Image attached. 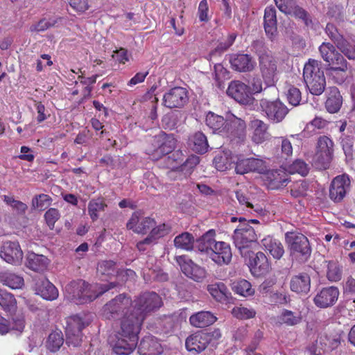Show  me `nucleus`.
I'll return each mask as SVG.
<instances>
[{
	"label": "nucleus",
	"instance_id": "1",
	"mask_svg": "<svg viewBox=\"0 0 355 355\" xmlns=\"http://www.w3.org/2000/svg\"><path fill=\"white\" fill-rule=\"evenodd\" d=\"M143 322L142 317H139L132 311L122 320L120 329L110 340L115 354L128 355L132 352L136 347L137 334Z\"/></svg>",
	"mask_w": 355,
	"mask_h": 355
},
{
	"label": "nucleus",
	"instance_id": "2",
	"mask_svg": "<svg viewBox=\"0 0 355 355\" xmlns=\"http://www.w3.org/2000/svg\"><path fill=\"white\" fill-rule=\"evenodd\" d=\"M114 282L104 284H89L83 280L73 282L66 287V291L72 295V299L77 303H86L95 300L110 289L114 288Z\"/></svg>",
	"mask_w": 355,
	"mask_h": 355
},
{
	"label": "nucleus",
	"instance_id": "3",
	"mask_svg": "<svg viewBox=\"0 0 355 355\" xmlns=\"http://www.w3.org/2000/svg\"><path fill=\"white\" fill-rule=\"evenodd\" d=\"M264 96L260 101L261 111L271 122L277 123L281 122L288 112L287 107L278 98L272 99L271 97L278 96V89L276 87H269L264 89Z\"/></svg>",
	"mask_w": 355,
	"mask_h": 355
},
{
	"label": "nucleus",
	"instance_id": "4",
	"mask_svg": "<svg viewBox=\"0 0 355 355\" xmlns=\"http://www.w3.org/2000/svg\"><path fill=\"white\" fill-rule=\"evenodd\" d=\"M303 77L311 94L319 96L323 93L326 87V80L317 60H309L304 65Z\"/></svg>",
	"mask_w": 355,
	"mask_h": 355
},
{
	"label": "nucleus",
	"instance_id": "5",
	"mask_svg": "<svg viewBox=\"0 0 355 355\" xmlns=\"http://www.w3.org/2000/svg\"><path fill=\"white\" fill-rule=\"evenodd\" d=\"M259 224V220L251 219L247 220L243 217L239 218V225L234 230L233 239L236 247L243 254V250H247L257 240L256 230L250 224Z\"/></svg>",
	"mask_w": 355,
	"mask_h": 355
},
{
	"label": "nucleus",
	"instance_id": "6",
	"mask_svg": "<svg viewBox=\"0 0 355 355\" xmlns=\"http://www.w3.org/2000/svg\"><path fill=\"white\" fill-rule=\"evenodd\" d=\"M176 140L171 135L160 132L155 135L151 141V147L147 149L148 154L153 159H159L163 156L171 153L168 158L178 156L179 152H173Z\"/></svg>",
	"mask_w": 355,
	"mask_h": 355
},
{
	"label": "nucleus",
	"instance_id": "7",
	"mask_svg": "<svg viewBox=\"0 0 355 355\" xmlns=\"http://www.w3.org/2000/svg\"><path fill=\"white\" fill-rule=\"evenodd\" d=\"M286 243L292 257L306 261L311 256V248L309 239L304 234L288 232L285 234Z\"/></svg>",
	"mask_w": 355,
	"mask_h": 355
},
{
	"label": "nucleus",
	"instance_id": "8",
	"mask_svg": "<svg viewBox=\"0 0 355 355\" xmlns=\"http://www.w3.org/2000/svg\"><path fill=\"white\" fill-rule=\"evenodd\" d=\"M132 304V312L144 320L146 317L158 310L163 304L160 296L155 292H146L140 295Z\"/></svg>",
	"mask_w": 355,
	"mask_h": 355
},
{
	"label": "nucleus",
	"instance_id": "9",
	"mask_svg": "<svg viewBox=\"0 0 355 355\" xmlns=\"http://www.w3.org/2000/svg\"><path fill=\"white\" fill-rule=\"evenodd\" d=\"M334 144L327 136H320L317 141L316 151L313 158L315 166L324 170L329 168L333 158Z\"/></svg>",
	"mask_w": 355,
	"mask_h": 355
},
{
	"label": "nucleus",
	"instance_id": "10",
	"mask_svg": "<svg viewBox=\"0 0 355 355\" xmlns=\"http://www.w3.org/2000/svg\"><path fill=\"white\" fill-rule=\"evenodd\" d=\"M132 300L125 295H119L110 300L103 308V315L107 319H114L125 313L131 306Z\"/></svg>",
	"mask_w": 355,
	"mask_h": 355
},
{
	"label": "nucleus",
	"instance_id": "11",
	"mask_svg": "<svg viewBox=\"0 0 355 355\" xmlns=\"http://www.w3.org/2000/svg\"><path fill=\"white\" fill-rule=\"evenodd\" d=\"M325 33L335 43L336 46L350 60L355 59V46L343 37L334 24L328 23L325 28Z\"/></svg>",
	"mask_w": 355,
	"mask_h": 355
},
{
	"label": "nucleus",
	"instance_id": "12",
	"mask_svg": "<svg viewBox=\"0 0 355 355\" xmlns=\"http://www.w3.org/2000/svg\"><path fill=\"white\" fill-rule=\"evenodd\" d=\"M175 259L182 272L189 278L200 282L206 277L205 269L195 263L187 256H176Z\"/></svg>",
	"mask_w": 355,
	"mask_h": 355
},
{
	"label": "nucleus",
	"instance_id": "13",
	"mask_svg": "<svg viewBox=\"0 0 355 355\" xmlns=\"http://www.w3.org/2000/svg\"><path fill=\"white\" fill-rule=\"evenodd\" d=\"M223 136L230 137L231 139L238 138L243 140L245 136L246 124L245 121L234 116L232 114L226 115V123Z\"/></svg>",
	"mask_w": 355,
	"mask_h": 355
},
{
	"label": "nucleus",
	"instance_id": "14",
	"mask_svg": "<svg viewBox=\"0 0 355 355\" xmlns=\"http://www.w3.org/2000/svg\"><path fill=\"white\" fill-rule=\"evenodd\" d=\"M259 67L265 82L268 85L274 83V78L277 74V62L268 52H263L259 55Z\"/></svg>",
	"mask_w": 355,
	"mask_h": 355
},
{
	"label": "nucleus",
	"instance_id": "15",
	"mask_svg": "<svg viewBox=\"0 0 355 355\" xmlns=\"http://www.w3.org/2000/svg\"><path fill=\"white\" fill-rule=\"evenodd\" d=\"M188 101V92L182 87H175L171 89L163 96V105L171 109L182 107Z\"/></svg>",
	"mask_w": 355,
	"mask_h": 355
},
{
	"label": "nucleus",
	"instance_id": "16",
	"mask_svg": "<svg viewBox=\"0 0 355 355\" xmlns=\"http://www.w3.org/2000/svg\"><path fill=\"white\" fill-rule=\"evenodd\" d=\"M228 96L241 104L250 105L253 103V97L248 87L240 81H232L227 89Z\"/></svg>",
	"mask_w": 355,
	"mask_h": 355
},
{
	"label": "nucleus",
	"instance_id": "17",
	"mask_svg": "<svg viewBox=\"0 0 355 355\" xmlns=\"http://www.w3.org/2000/svg\"><path fill=\"white\" fill-rule=\"evenodd\" d=\"M85 324L79 317H73L67 322L66 328L67 343L77 347L82 342V330Z\"/></svg>",
	"mask_w": 355,
	"mask_h": 355
},
{
	"label": "nucleus",
	"instance_id": "18",
	"mask_svg": "<svg viewBox=\"0 0 355 355\" xmlns=\"http://www.w3.org/2000/svg\"><path fill=\"white\" fill-rule=\"evenodd\" d=\"M153 218L146 217L138 212H135L127 223V228L136 234H146L155 226Z\"/></svg>",
	"mask_w": 355,
	"mask_h": 355
},
{
	"label": "nucleus",
	"instance_id": "19",
	"mask_svg": "<svg viewBox=\"0 0 355 355\" xmlns=\"http://www.w3.org/2000/svg\"><path fill=\"white\" fill-rule=\"evenodd\" d=\"M340 292L336 286L325 287L320 290L313 298L317 307L325 309L332 306L338 300Z\"/></svg>",
	"mask_w": 355,
	"mask_h": 355
},
{
	"label": "nucleus",
	"instance_id": "20",
	"mask_svg": "<svg viewBox=\"0 0 355 355\" xmlns=\"http://www.w3.org/2000/svg\"><path fill=\"white\" fill-rule=\"evenodd\" d=\"M266 171L265 162L257 158L240 159L235 163V171L237 174L243 175L250 172L263 173Z\"/></svg>",
	"mask_w": 355,
	"mask_h": 355
},
{
	"label": "nucleus",
	"instance_id": "21",
	"mask_svg": "<svg viewBox=\"0 0 355 355\" xmlns=\"http://www.w3.org/2000/svg\"><path fill=\"white\" fill-rule=\"evenodd\" d=\"M1 257L7 263L19 264L23 259V252L17 242H4L1 250Z\"/></svg>",
	"mask_w": 355,
	"mask_h": 355
},
{
	"label": "nucleus",
	"instance_id": "22",
	"mask_svg": "<svg viewBox=\"0 0 355 355\" xmlns=\"http://www.w3.org/2000/svg\"><path fill=\"white\" fill-rule=\"evenodd\" d=\"M209 257L218 265L228 264L232 257V252L230 245L223 241H218L212 251L210 252Z\"/></svg>",
	"mask_w": 355,
	"mask_h": 355
},
{
	"label": "nucleus",
	"instance_id": "23",
	"mask_svg": "<svg viewBox=\"0 0 355 355\" xmlns=\"http://www.w3.org/2000/svg\"><path fill=\"white\" fill-rule=\"evenodd\" d=\"M349 179L345 175L336 177L331 182L329 189V197L334 202H340L345 197L349 187Z\"/></svg>",
	"mask_w": 355,
	"mask_h": 355
},
{
	"label": "nucleus",
	"instance_id": "24",
	"mask_svg": "<svg viewBox=\"0 0 355 355\" xmlns=\"http://www.w3.org/2000/svg\"><path fill=\"white\" fill-rule=\"evenodd\" d=\"M232 68L239 72H250L256 67V62L248 54H232L230 58Z\"/></svg>",
	"mask_w": 355,
	"mask_h": 355
},
{
	"label": "nucleus",
	"instance_id": "25",
	"mask_svg": "<svg viewBox=\"0 0 355 355\" xmlns=\"http://www.w3.org/2000/svg\"><path fill=\"white\" fill-rule=\"evenodd\" d=\"M249 267L252 274L256 277L266 275L270 270L268 260L264 253L259 252L250 259Z\"/></svg>",
	"mask_w": 355,
	"mask_h": 355
},
{
	"label": "nucleus",
	"instance_id": "26",
	"mask_svg": "<svg viewBox=\"0 0 355 355\" xmlns=\"http://www.w3.org/2000/svg\"><path fill=\"white\" fill-rule=\"evenodd\" d=\"M210 340V334L198 332L187 338L186 347L190 352H201L206 349Z\"/></svg>",
	"mask_w": 355,
	"mask_h": 355
},
{
	"label": "nucleus",
	"instance_id": "27",
	"mask_svg": "<svg viewBox=\"0 0 355 355\" xmlns=\"http://www.w3.org/2000/svg\"><path fill=\"white\" fill-rule=\"evenodd\" d=\"M34 288L35 293L44 300L52 301L58 297V289L46 278L36 280Z\"/></svg>",
	"mask_w": 355,
	"mask_h": 355
},
{
	"label": "nucleus",
	"instance_id": "28",
	"mask_svg": "<svg viewBox=\"0 0 355 355\" xmlns=\"http://www.w3.org/2000/svg\"><path fill=\"white\" fill-rule=\"evenodd\" d=\"M291 290L297 294L306 295L310 291L311 278L306 272H301L291 277Z\"/></svg>",
	"mask_w": 355,
	"mask_h": 355
},
{
	"label": "nucleus",
	"instance_id": "29",
	"mask_svg": "<svg viewBox=\"0 0 355 355\" xmlns=\"http://www.w3.org/2000/svg\"><path fill=\"white\" fill-rule=\"evenodd\" d=\"M138 352L140 355H160L162 352V348L155 337L148 336L140 342Z\"/></svg>",
	"mask_w": 355,
	"mask_h": 355
},
{
	"label": "nucleus",
	"instance_id": "30",
	"mask_svg": "<svg viewBox=\"0 0 355 355\" xmlns=\"http://www.w3.org/2000/svg\"><path fill=\"white\" fill-rule=\"evenodd\" d=\"M266 178L269 182V186L272 189L283 187L289 181L288 174L282 169L267 171Z\"/></svg>",
	"mask_w": 355,
	"mask_h": 355
},
{
	"label": "nucleus",
	"instance_id": "31",
	"mask_svg": "<svg viewBox=\"0 0 355 355\" xmlns=\"http://www.w3.org/2000/svg\"><path fill=\"white\" fill-rule=\"evenodd\" d=\"M253 133L252 135V141L259 144L270 139V134L268 132V125L263 121L255 119L252 121Z\"/></svg>",
	"mask_w": 355,
	"mask_h": 355
},
{
	"label": "nucleus",
	"instance_id": "32",
	"mask_svg": "<svg viewBox=\"0 0 355 355\" xmlns=\"http://www.w3.org/2000/svg\"><path fill=\"white\" fill-rule=\"evenodd\" d=\"M216 232L214 230H210L204 234L196 241V247L198 250L205 253L207 256L210 254L214 248L215 244L218 242L215 240Z\"/></svg>",
	"mask_w": 355,
	"mask_h": 355
},
{
	"label": "nucleus",
	"instance_id": "33",
	"mask_svg": "<svg viewBox=\"0 0 355 355\" xmlns=\"http://www.w3.org/2000/svg\"><path fill=\"white\" fill-rule=\"evenodd\" d=\"M264 29L270 38H273L277 32L276 10L274 8L267 7L264 12Z\"/></svg>",
	"mask_w": 355,
	"mask_h": 355
},
{
	"label": "nucleus",
	"instance_id": "34",
	"mask_svg": "<svg viewBox=\"0 0 355 355\" xmlns=\"http://www.w3.org/2000/svg\"><path fill=\"white\" fill-rule=\"evenodd\" d=\"M62 19L60 17H43L37 22L33 24L29 28V31L32 33L44 32L51 28L58 26V24Z\"/></svg>",
	"mask_w": 355,
	"mask_h": 355
},
{
	"label": "nucleus",
	"instance_id": "35",
	"mask_svg": "<svg viewBox=\"0 0 355 355\" xmlns=\"http://www.w3.org/2000/svg\"><path fill=\"white\" fill-rule=\"evenodd\" d=\"M262 245L266 250L277 259H279L284 254L283 245L277 239L268 236L262 239Z\"/></svg>",
	"mask_w": 355,
	"mask_h": 355
},
{
	"label": "nucleus",
	"instance_id": "36",
	"mask_svg": "<svg viewBox=\"0 0 355 355\" xmlns=\"http://www.w3.org/2000/svg\"><path fill=\"white\" fill-rule=\"evenodd\" d=\"M27 266L36 272H43L46 270L49 259L44 255L31 252L27 257Z\"/></svg>",
	"mask_w": 355,
	"mask_h": 355
},
{
	"label": "nucleus",
	"instance_id": "37",
	"mask_svg": "<svg viewBox=\"0 0 355 355\" xmlns=\"http://www.w3.org/2000/svg\"><path fill=\"white\" fill-rule=\"evenodd\" d=\"M343 103V98L338 89L336 87H330L329 96L327 99L326 108L330 113H336L340 109Z\"/></svg>",
	"mask_w": 355,
	"mask_h": 355
},
{
	"label": "nucleus",
	"instance_id": "38",
	"mask_svg": "<svg viewBox=\"0 0 355 355\" xmlns=\"http://www.w3.org/2000/svg\"><path fill=\"white\" fill-rule=\"evenodd\" d=\"M216 320V318L209 311L198 312L189 318L191 325L200 328L212 324Z\"/></svg>",
	"mask_w": 355,
	"mask_h": 355
},
{
	"label": "nucleus",
	"instance_id": "39",
	"mask_svg": "<svg viewBox=\"0 0 355 355\" xmlns=\"http://www.w3.org/2000/svg\"><path fill=\"white\" fill-rule=\"evenodd\" d=\"M189 145L196 153H205L209 148L206 136L201 132L194 133L189 139Z\"/></svg>",
	"mask_w": 355,
	"mask_h": 355
},
{
	"label": "nucleus",
	"instance_id": "40",
	"mask_svg": "<svg viewBox=\"0 0 355 355\" xmlns=\"http://www.w3.org/2000/svg\"><path fill=\"white\" fill-rule=\"evenodd\" d=\"M234 157L230 150L218 153L214 159V164L218 171H225L232 167Z\"/></svg>",
	"mask_w": 355,
	"mask_h": 355
},
{
	"label": "nucleus",
	"instance_id": "41",
	"mask_svg": "<svg viewBox=\"0 0 355 355\" xmlns=\"http://www.w3.org/2000/svg\"><path fill=\"white\" fill-rule=\"evenodd\" d=\"M206 124L213 130L214 132H217L223 135L224 134L225 125L226 119L220 115H217L214 112H209L206 116Z\"/></svg>",
	"mask_w": 355,
	"mask_h": 355
},
{
	"label": "nucleus",
	"instance_id": "42",
	"mask_svg": "<svg viewBox=\"0 0 355 355\" xmlns=\"http://www.w3.org/2000/svg\"><path fill=\"white\" fill-rule=\"evenodd\" d=\"M278 321L282 324L295 326L301 322L302 315L299 312H293L290 310L284 309L278 316Z\"/></svg>",
	"mask_w": 355,
	"mask_h": 355
},
{
	"label": "nucleus",
	"instance_id": "43",
	"mask_svg": "<svg viewBox=\"0 0 355 355\" xmlns=\"http://www.w3.org/2000/svg\"><path fill=\"white\" fill-rule=\"evenodd\" d=\"M207 291L216 300L220 302H224L227 300V288L223 283L218 282L208 285Z\"/></svg>",
	"mask_w": 355,
	"mask_h": 355
},
{
	"label": "nucleus",
	"instance_id": "44",
	"mask_svg": "<svg viewBox=\"0 0 355 355\" xmlns=\"http://www.w3.org/2000/svg\"><path fill=\"white\" fill-rule=\"evenodd\" d=\"M0 281L12 289H19L24 286V279L12 272H4L0 275Z\"/></svg>",
	"mask_w": 355,
	"mask_h": 355
},
{
	"label": "nucleus",
	"instance_id": "45",
	"mask_svg": "<svg viewBox=\"0 0 355 355\" xmlns=\"http://www.w3.org/2000/svg\"><path fill=\"white\" fill-rule=\"evenodd\" d=\"M194 237L189 232H184L174 239V245L176 248L190 251L193 249Z\"/></svg>",
	"mask_w": 355,
	"mask_h": 355
},
{
	"label": "nucleus",
	"instance_id": "46",
	"mask_svg": "<svg viewBox=\"0 0 355 355\" xmlns=\"http://www.w3.org/2000/svg\"><path fill=\"white\" fill-rule=\"evenodd\" d=\"M107 207L105 201L101 198L91 200L88 203V214L93 221H96L98 218L101 212L104 211Z\"/></svg>",
	"mask_w": 355,
	"mask_h": 355
},
{
	"label": "nucleus",
	"instance_id": "47",
	"mask_svg": "<svg viewBox=\"0 0 355 355\" xmlns=\"http://www.w3.org/2000/svg\"><path fill=\"white\" fill-rule=\"evenodd\" d=\"M232 289L236 293L244 297L252 296L254 293L251 284L245 279L234 282L232 284Z\"/></svg>",
	"mask_w": 355,
	"mask_h": 355
},
{
	"label": "nucleus",
	"instance_id": "48",
	"mask_svg": "<svg viewBox=\"0 0 355 355\" xmlns=\"http://www.w3.org/2000/svg\"><path fill=\"white\" fill-rule=\"evenodd\" d=\"M341 336L339 333H330L320 337V345L327 349H334L340 344Z\"/></svg>",
	"mask_w": 355,
	"mask_h": 355
},
{
	"label": "nucleus",
	"instance_id": "49",
	"mask_svg": "<svg viewBox=\"0 0 355 355\" xmlns=\"http://www.w3.org/2000/svg\"><path fill=\"white\" fill-rule=\"evenodd\" d=\"M64 342L63 335L60 330L52 331L47 339L46 347L51 352H56L62 345Z\"/></svg>",
	"mask_w": 355,
	"mask_h": 355
},
{
	"label": "nucleus",
	"instance_id": "50",
	"mask_svg": "<svg viewBox=\"0 0 355 355\" xmlns=\"http://www.w3.org/2000/svg\"><path fill=\"white\" fill-rule=\"evenodd\" d=\"M248 192L246 190H237L235 191V196L239 201V204L242 206H245L247 208L253 209L256 212L262 211V209L259 206H254L250 201L249 196H248Z\"/></svg>",
	"mask_w": 355,
	"mask_h": 355
},
{
	"label": "nucleus",
	"instance_id": "51",
	"mask_svg": "<svg viewBox=\"0 0 355 355\" xmlns=\"http://www.w3.org/2000/svg\"><path fill=\"white\" fill-rule=\"evenodd\" d=\"M232 314L238 319L248 320L255 317L256 311L252 308L239 306L232 309Z\"/></svg>",
	"mask_w": 355,
	"mask_h": 355
},
{
	"label": "nucleus",
	"instance_id": "52",
	"mask_svg": "<svg viewBox=\"0 0 355 355\" xmlns=\"http://www.w3.org/2000/svg\"><path fill=\"white\" fill-rule=\"evenodd\" d=\"M16 300L13 295L0 289V306L6 311H11L16 306Z\"/></svg>",
	"mask_w": 355,
	"mask_h": 355
},
{
	"label": "nucleus",
	"instance_id": "53",
	"mask_svg": "<svg viewBox=\"0 0 355 355\" xmlns=\"http://www.w3.org/2000/svg\"><path fill=\"white\" fill-rule=\"evenodd\" d=\"M150 230V232L148 236L153 242V243H156L157 241L168 234L170 232V227L166 224H160L156 227H153Z\"/></svg>",
	"mask_w": 355,
	"mask_h": 355
},
{
	"label": "nucleus",
	"instance_id": "54",
	"mask_svg": "<svg viewBox=\"0 0 355 355\" xmlns=\"http://www.w3.org/2000/svg\"><path fill=\"white\" fill-rule=\"evenodd\" d=\"M342 277V270L339 265L334 261H329L327 265V277L331 282H338Z\"/></svg>",
	"mask_w": 355,
	"mask_h": 355
},
{
	"label": "nucleus",
	"instance_id": "55",
	"mask_svg": "<svg viewBox=\"0 0 355 355\" xmlns=\"http://www.w3.org/2000/svg\"><path fill=\"white\" fill-rule=\"evenodd\" d=\"M115 263L112 261H102L98 263L97 272L101 275L111 276L116 273Z\"/></svg>",
	"mask_w": 355,
	"mask_h": 355
},
{
	"label": "nucleus",
	"instance_id": "56",
	"mask_svg": "<svg viewBox=\"0 0 355 355\" xmlns=\"http://www.w3.org/2000/svg\"><path fill=\"white\" fill-rule=\"evenodd\" d=\"M51 198L46 194H40L32 200V206L34 209L44 210L51 205Z\"/></svg>",
	"mask_w": 355,
	"mask_h": 355
},
{
	"label": "nucleus",
	"instance_id": "57",
	"mask_svg": "<svg viewBox=\"0 0 355 355\" xmlns=\"http://www.w3.org/2000/svg\"><path fill=\"white\" fill-rule=\"evenodd\" d=\"M328 67H336L338 68V71H347L348 63L344 57L340 53H336L335 56L332 58L328 62Z\"/></svg>",
	"mask_w": 355,
	"mask_h": 355
},
{
	"label": "nucleus",
	"instance_id": "58",
	"mask_svg": "<svg viewBox=\"0 0 355 355\" xmlns=\"http://www.w3.org/2000/svg\"><path fill=\"white\" fill-rule=\"evenodd\" d=\"M319 51L322 58L327 62L332 60V58L338 53L334 45L329 42L322 43L319 48Z\"/></svg>",
	"mask_w": 355,
	"mask_h": 355
},
{
	"label": "nucleus",
	"instance_id": "59",
	"mask_svg": "<svg viewBox=\"0 0 355 355\" xmlns=\"http://www.w3.org/2000/svg\"><path fill=\"white\" fill-rule=\"evenodd\" d=\"M4 202L9 205L13 209L16 210L18 214H23L28 209L27 205L19 200H15L12 196H4Z\"/></svg>",
	"mask_w": 355,
	"mask_h": 355
},
{
	"label": "nucleus",
	"instance_id": "60",
	"mask_svg": "<svg viewBox=\"0 0 355 355\" xmlns=\"http://www.w3.org/2000/svg\"><path fill=\"white\" fill-rule=\"evenodd\" d=\"M308 188L309 184L305 180H300L292 185L291 193L295 198L302 196L306 194Z\"/></svg>",
	"mask_w": 355,
	"mask_h": 355
},
{
	"label": "nucleus",
	"instance_id": "61",
	"mask_svg": "<svg viewBox=\"0 0 355 355\" xmlns=\"http://www.w3.org/2000/svg\"><path fill=\"white\" fill-rule=\"evenodd\" d=\"M291 10V12L287 15H292L296 18L302 19L306 25H309V23L311 22L308 12L303 8L299 6L296 3Z\"/></svg>",
	"mask_w": 355,
	"mask_h": 355
},
{
	"label": "nucleus",
	"instance_id": "62",
	"mask_svg": "<svg viewBox=\"0 0 355 355\" xmlns=\"http://www.w3.org/2000/svg\"><path fill=\"white\" fill-rule=\"evenodd\" d=\"M286 96L288 103L293 106L298 105L302 99L301 92L295 87H291L288 89Z\"/></svg>",
	"mask_w": 355,
	"mask_h": 355
},
{
	"label": "nucleus",
	"instance_id": "63",
	"mask_svg": "<svg viewBox=\"0 0 355 355\" xmlns=\"http://www.w3.org/2000/svg\"><path fill=\"white\" fill-rule=\"evenodd\" d=\"M199 157L196 155L189 156L182 165L181 169L186 175L191 174L192 170L199 164Z\"/></svg>",
	"mask_w": 355,
	"mask_h": 355
},
{
	"label": "nucleus",
	"instance_id": "64",
	"mask_svg": "<svg viewBox=\"0 0 355 355\" xmlns=\"http://www.w3.org/2000/svg\"><path fill=\"white\" fill-rule=\"evenodd\" d=\"M59 211L55 208H50L44 214V218L49 227L52 230L55 222L60 218Z\"/></svg>",
	"mask_w": 355,
	"mask_h": 355
}]
</instances>
